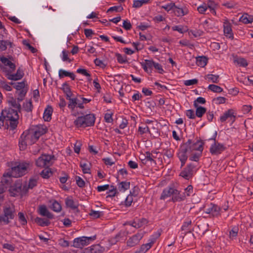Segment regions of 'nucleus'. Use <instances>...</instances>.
Here are the masks:
<instances>
[{
	"label": "nucleus",
	"instance_id": "obj_33",
	"mask_svg": "<svg viewBox=\"0 0 253 253\" xmlns=\"http://www.w3.org/2000/svg\"><path fill=\"white\" fill-rule=\"evenodd\" d=\"M208 62V58L205 56H200L196 58V64L198 66L205 67Z\"/></svg>",
	"mask_w": 253,
	"mask_h": 253
},
{
	"label": "nucleus",
	"instance_id": "obj_51",
	"mask_svg": "<svg viewBox=\"0 0 253 253\" xmlns=\"http://www.w3.org/2000/svg\"><path fill=\"white\" fill-rule=\"evenodd\" d=\"M206 101L205 99L202 97H198L194 102V106L197 107L199 106L198 103L204 104L206 103Z\"/></svg>",
	"mask_w": 253,
	"mask_h": 253
},
{
	"label": "nucleus",
	"instance_id": "obj_19",
	"mask_svg": "<svg viewBox=\"0 0 253 253\" xmlns=\"http://www.w3.org/2000/svg\"><path fill=\"white\" fill-rule=\"evenodd\" d=\"M221 210V208L217 205H212L211 207L207 210L206 212L209 213L212 217H217L220 214V211Z\"/></svg>",
	"mask_w": 253,
	"mask_h": 253
},
{
	"label": "nucleus",
	"instance_id": "obj_24",
	"mask_svg": "<svg viewBox=\"0 0 253 253\" xmlns=\"http://www.w3.org/2000/svg\"><path fill=\"white\" fill-rule=\"evenodd\" d=\"M173 12L175 15L178 17H182L185 15H186L188 13V10L187 8H181L177 7L175 5L173 7Z\"/></svg>",
	"mask_w": 253,
	"mask_h": 253
},
{
	"label": "nucleus",
	"instance_id": "obj_60",
	"mask_svg": "<svg viewBox=\"0 0 253 253\" xmlns=\"http://www.w3.org/2000/svg\"><path fill=\"white\" fill-rule=\"evenodd\" d=\"M185 194L186 196H190L193 193V186L189 185L185 189Z\"/></svg>",
	"mask_w": 253,
	"mask_h": 253
},
{
	"label": "nucleus",
	"instance_id": "obj_20",
	"mask_svg": "<svg viewBox=\"0 0 253 253\" xmlns=\"http://www.w3.org/2000/svg\"><path fill=\"white\" fill-rule=\"evenodd\" d=\"M24 76V73L23 70L19 68L16 72V74H7V78L8 80L13 81H17L21 79Z\"/></svg>",
	"mask_w": 253,
	"mask_h": 253
},
{
	"label": "nucleus",
	"instance_id": "obj_21",
	"mask_svg": "<svg viewBox=\"0 0 253 253\" xmlns=\"http://www.w3.org/2000/svg\"><path fill=\"white\" fill-rule=\"evenodd\" d=\"M174 189L173 187H169L164 189L160 197V199L165 200L167 198L169 197L172 196L174 192Z\"/></svg>",
	"mask_w": 253,
	"mask_h": 253
},
{
	"label": "nucleus",
	"instance_id": "obj_15",
	"mask_svg": "<svg viewBox=\"0 0 253 253\" xmlns=\"http://www.w3.org/2000/svg\"><path fill=\"white\" fill-rule=\"evenodd\" d=\"M12 177H13V176H11V174L9 172L4 173L0 182L5 186L6 187H9L12 182Z\"/></svg>",
	"mask_w": 253,
	"mask_h": 253
},
{
	"label": "nucleus",
	"instance_id": "obj_57",
	"mask_svg": "<svg viewBox=\"0 0 253 253\" xmlns=\"http://www.w3.org/2000/svg\"><path fill=\"white\" fill-rule=\"evenodd\" d=\"M23 43L24 45L27 46L28 49L30 50L32 53H35L37 52V49H36L33 46H32L26 40H24L23 41Z\"/></svg>",
	"mask_w": 253,
	"mask_h": 253
},
{
	"label": "nucleus",
	"instance_id": "obj_40",
	"mask_svg": "<svg viewBox=\"0 0 253 253\" xmlns=\"http://www.w3.org/2000/svg\"><path fill=\"white\" fill-rule=\"evenodd\" d=\"M66 99L69 101L68 107L73 110L78 104L77 99L71 98V97H69V98H66Z\"/></svg>",
	"mask_w": 253,
	"mask_h": 253
},
{
	"label": "nucleus",
	"instance_id": "obj_28",
	"mask_svg": "<svg viewBox=\"0 0 253 253\" xmlns=\"http://www.w3.org/2000/svg\"><path fill=\"white\" fill-rule=\"evenodd\" d=\"M53 112V109L51 106H48L45 109L43 118L45 121L49 122L51 119V115Z\"/></svg>",
	"mask_w": 253,
	"mask_h": 253
},
{
	"label": "nucleus",
	"instance_id": "obj_48",
	"mask_svg": "<svg viewBox=\"0 0 253 253\" xmlns=\"http://www.w3.org/2000/svg\"><path fill=\"white\" fill-rule=\"evenodd\" d=\"M207 78L211 81L212 83H218L219 82V76L212 74H208L206 76Z\"/></svg>",
	"mask_w": 253,
	"mask_h": 253
},
{
	"label": "nucleus",
	"instance_id": "obj_25",
	"mask_svg": "<svg viewBox=\"0 0 253 253\" xmlns=\"http://www.w3.org/2000/svg\"><path fill=\"white\" fill-rule=\"evenodd\" d=\"M155 241V239L152 240L150 243L143 244L140 247L139 250L135 252V253H145L148 250H149L152 245L154 243Z\"/></svg>",
	"mask_w": 253,
	"mask_h": 253
},
{
	"label": "nucleus",
	"instance_id": "obj_26",
	"mask_svg": "<svg viewBox=\"0 0 253 253\" xmlns=\"http://www.w3.org/2000/svg\"><path fill=\"white\" fill-rule=\"evenodd\" d=\"M234 112L233 109H229L226 111L222 116L220 118V120L221 122H225L228 118H235V116L234 115Z\"/></svg>",
	"mask_w": 253,
	"mask_h": 253
},
{
	"label": "nucleus",
	"instance_id": "obj_44",
	"mask_svg": "<svg viewBox=\"0 0 253 253\" xmlns=\"http://www.w3.org/2000/svg\"><path fill=\"white\" fill-rule=\"evenodd\" d=\"M25 82V81H23L22 82L17 83L14 86V87L16 89V91L27 88L28 87V85L26 84Z\"/></svg>",
	"mask_w": 253,
	"mask_h": 253
},
{
	"label": "nucleus",
	"instance_id": "obj_1",
	"mask_svg": "<svg viewBox=\"0 0 253 253\" xmlns=\"http://www.w3.org/2000/svg\"><path fill=\"white\" fill-rule=\"evenodd\" d=\"M2 116L5 118V121L9 122V126L10 129H15L18 124L19 116L18 112L11 108H8L2 110L1 113Z\"/></svg>",
	"mask_w": 253,
	"mask_h": 253
},
{
	"label": "nucleus",
	"instance_id": "obj_14",
	"mask_svg": "<svg viewBox=\"0 0 253 253\" xmlns=\"http://www.w3.org/2000/svg\"><path fill=\"white\" fill-rule=\"evenodd\" d=\"M194 166L192 164L188 165L184 169L180 172V176L183 177L186 179H189L191 177L193 174V169Z\"/></svg>",
	"mask_w": 253,
	"mask_h": 253
},
{
	"label": "nucleus",
	"instance_id": "obj_22",
	"mask_svg": "<svg viewBox=\"0 0 253 253\" xmlns=\"http://www.w3.org/2000/svg\"><path fill=\"white\" fill-rule=\"evenodd\" d=\"M39 213L41 215L46 216L49 219H52L53 218V215L48 211L44 205L39 207Z\"/></svg>",
	"mask_w": 253,
	"mask_h": 253
},
{
	"label": "nucleus",
	"instance_id": "obj_46",
	"mask_svg": "<svg viewBox=\"0 0 253 253\" xmlns=\"http://www.w3.org/2000/svg\"><path fill=\"white\" fill-rule=\"evenodd\" d=\"M38 179V177L37 176L30 179L28 185L27 186L28 190L29 189H33L37 185Z\"/></svg>",
	"mask_w": 253,
	"mask_h": 253
},
{
	"label": "nucleus",
	"instance_id": "obj_31",
	"mask_svg": "<svg viewBox=\"0 0 253 253\" xmlns=\"http://www.w3.org/2000/svg\"><path fill=\"white\" fill-rule=\"evenodd\" d=\"M35 221L39 225L41 226H47L50 222L48 219L37 217L35 219Z\"/></svg>",
	"mask_w": 253,
	"mask_h": 253
},
{
	"label": "nucleus",
	"instance_id": "obj_52",
	"mask_svg": "<svg viewBox=\"0 0 253 253\" xmlns=\"http://www.w3.org/2000/svg\"><path fill=\"white\" fill-rule=\"evenodd\" d=\"M76 183L79 187L83 188L85 186L84 180L80 176H76Z\"/></svg>",
	"mask_w": 253,
	"mask_h": 253
},
{
	"label": "nucleus",
	"instance_id": "obj_11",
	"mask_svg": "<svg viewBox=\"0 0 253 253\" xmlns=\"http://www.w3.org/2000/svg\"><path fill=\"white\" fill-rule=\"evenodd\" d=\"M30 137L31 136L29 135H27L26 131L21 134L19 140V146L20 150H25L28 144H32V143L30 142Z\"/></svg>",
	"mask_w": 253,
	"mask_h": 253
},
{
	"label": "nucleus",
	"instance_id": "obj_41",
	"mask_svg": "<svg viewBox=\"0 0 253 253\" xmlns=\"http://www.w3.org/2000/svg\"><path fill=\"white\" fill-rule=\"evenodd\" d=\"M208 89L216 93H220L223 91V89L220 86L213 84H210Z\"/></svg>",
	"mask_w": 253,
	"mask_h": 253
},
{
	"label": "nucleus",
	"instance_id": "obj_55",
	"mask_svg": "<svg viewBox=\"0 0 253 253\" xmlns=\"http://www.w3.org/2000/svg\"><path fill=\"white\" fill-rule=\"evenodd\" d=\"M100 248V246L98 244L92 246L90 248V253H100L101 252L100 250H99Z\"/></svg>",
	"mask_w": 253,
	"mask_h": 253
},
{
	"label": "nucleus",
	"instance_id": "obj_3",
	"mask_svg": "<svg viewBox=\"0 0 253 253\" xmlns=\"http://www.w3.org/2000/svg\"><path fill=\"white\" fill-rule=\"evenodd\" d=\"M9 192L11 196L16 197L19 195L22 196L28 192V188L26 185L22 186V181L20 180H17L13 185L9 187Z\"/></svg>",
	"mask_w": 253,
	"mask_h": 253
},
{
	"label": "nucleus",
	"instance_id": "obj_23",
	"mask_svg": "<svg viewBox=\"0 0 253 253\" xmlns=\"http://www.w3.org/2000/svg\"><path fill=\"white\" fill-rule=\"evenodd\" d=\"M7 102L12 107L17 109V111L18 112L20 113L21 112L22 107L20 104V102H18L17 99L11 97L9 98V100H8Z\"/></svg>",
	"mask_w": 253,
	"mask_h": 253
},
{
	"label": "nucleus",
	"instance_id": "obj_49",
	"mask_svg": "<svg viewBox=\"0 0 253 253\" xmlns=\"http://www.w3.org/2000/svg\"><path fill=\"white\" fill-rule=\"evenodd\" d=\"M226 99L224 97H217L212 99V102H214L216 104H221L225 103Z\"/></svg>",
	"mask_w": 253,
	"mask_h": 253
},
{
	"label": "nucleus",
	"instance_id": "obj_62",
	"mask_svg": "<svg viewBox=\"0 0 253 253\" xmlns=\"http://www.w3.org/2000/svg\"><path fill=\"white\" fill-rule=\"evenodd\" d=\"M62 174L63 176L59 178V180L61 183L64 184L67 181L69 178V176L68 174L64 171H62Z\"/></svg>",
	"mask_w": 253,
	"mask_h": 253
},
{
	"label": "nucleus",
	"instance_id": "obj_18",
	"mask_svg": "<svg viewBox=\"0 0 253 253\" xmlns=\"http://www.w3.org/2000/svg\"><path fill=\"white\" fill-rule=\"evenodd\" d=\"M144 70L147 73H151L152 67H154L155 62L153 60H145L144 62L141 63Z\"/></svg>",
	"mask_w": 253,
	"mask_h": 253
},
{
	"label": "nucleus",
	"instance_id": "obj_36",
	"mask_svg": "<svg viewBox=\"0 0 253 253\" xmlns=\"http://www.w3.org/2000/svg\"><path fill=\"white\" fill-rule=\"evenodd\" d=\"M52 172L50 169L46 168L43 169L42 172L40 173L41 176L45 179H47L50 177V176L52 175Z\"/></svg>",
	"mask_w": 253,
	"mask_h": 253
},
{
	"label": "nucleus",
	"instance_id": "obj_30",
	"mask_svg": "<svg viewBox=\"0 0 253 253\" xmlns=\"http://www.w3.org/2000/svg\"><path fill=\"white\" fill-rule=\"evenodd\" d=\"M28 87H27L21 90H19V91H16V94H17L18 96V97L17 98L18 102H21L24 99L26 94L28 92Z\"/></svg>",
	"mask_w": 253,
	"mask_h": 253
},
{
	"label": "nucleus",
	"instance_id": "obj_29",
	"mask_svg": "<svg viewBox=\"0 0 253 253\" xmlns=\"http://www.w3.org/2000/svg\"><path fill=\"white\" fill-rule=\"evenodd\" d=\"M0 61L5 65L9 66L10 69H11L12 71L15 70L16 66L10 60L7 58L2 56L0 57Z\"/></svg>",
	"mask_w": 253,
	"mask_h": 253
},
{
	"label": "nucleus",
	"instance_id": "obj_50",
	"mask_svg": "<svg viewBox=\"0 0 253 253\" xmlns=\"http://www.w3.org/2000/svg\"><path fill=\"white\" fill-rule=\"evenodd\" d=\"M19 220L22 225L27 224V221L26 219L25 215L23 212H19L18 214Z\"/></svg>",
	"mask_w": 253,
	"mask_h": 253
},
{
	"label": "nucleus",
	"instance_id": "obj_4",
	"mask_svg": "<svg viewBox=\"0 0 253 253\" xmlns=\"http://www.w3.org/2000/svg\"><path fill=\"white\" fill-rule=\"evenodd\" d=\"M15 214V210L13 205L4 206L3 208V214L0 215V222L8 224L10 220L14 219Z\"/></svg>",
	"mask_w": 253,
	"mask_h": 253
},
{
	"label": "nucleus",
	"instance_id": "obj_43",
	"mask_svg": "<svg viewBox=\"0 0 253 253\" xmlns=\"http://www.w3.org/2000/svg\"><path fill=\"white\" fill-rule=\"evenodd\" d=\"M50 208L53 211L56 212H59L62 209L60 204L55 200L53 202Z\"/></svg>",
	"mask_w": 253,
	"mask_h": 253
},
{
	"label": "nucleus",
	"instance_id": "obj_58",
	"mask_svg": "<svg viewBox=\"0 0 253 253\" xmlns=\"http://www.w3.org/2000/svg\"><path fill=\"white\" fill-rule=\"evenodd\" d=\"M202 152L196 153L193 154L190 157V160L191 161L197 162L199 161L200 157L201 156Z\"/></svg>",
	"mask_w": 253,
	"mask_h": 253
},
{
	"label": "nucleus",
	"instance_id": "obj_56",
	"mask_svg": "<svg viewBox=\"0 0 253 253\" xmlns=\"http://www.w3.org/2000/svg\"><path fill=\"white\" fill-rule=\"evenodd\" d=\"M94 63L96 66H99L102 68H105L106 66V64L98 58H96L94 61Z\"/></svg>",
	"mask_w": 253,
	"mask_h": 253
},
{
	"label": "nucleus",
	"instance_id": "obj_7",
	"mask_svg": "<svg viewBox=\"0 0 253 253\" xmlns=\"http://www.w3.org/2000/svg\"><path fill=\"white\" fill-rule=\"evenodd\" d=\"M54 158L53 155H42L36 161V165L38 167H48L52 164L51 160Z\"/></svg>",
	"mask_w": 253,
	"mask_h": 253
},
{
	"label": "nucleus",
	"instance_id": "obj_13",
	"mask_svg": "<svg viewBox=\"0 0 253 253\" xmlns=\"http://www.w3.org/2000/svg\"><path fill=\"white\" fill-rule=\"evenodd\" d=\"M27 135H30L31 137H29V139L31 140L30 142L32 144L35 143L39 138V137L45 133V131L42 130H36L34 132L27 130L26 131Z\"/></svg>",
	"mask_w": 253,
	"mask_h": 253
},
{
	"label": "nucleus",
	"instance_id": "obj_35",
	"mask_svg": "<svg viewBox=\"0 0 253 253\" xmlns=\"http://www.w3.org/2000/svg\"><path fill=\"white\" fill-rule=\"evenodd\" d=\"M90 164H88L83 161L80 162V167L82 168L84 173H90Z\"/></svg>",
	"mask_w": 253,
	"mask_h": 253
},
{
	"label": "nucleus",
	"instance_id": "obj_6",
	"mask_svg": "<svg viewBox=\"0 0 253 253\" xmlns=\"http://www.w3.org/2000/svg\"><path fill=\"white\" fill-rule=\"evenodd\" d=\"M216 135L217 131H215L213 137L209 139L210 140H214V143L211 145L210 148V152L213 155H217L221 154L226 148L223 144L216 142L215 138Z\"/></svg>",
	"mask_w": 253,
	"mask_h": 253
},
{
	"label": "nucleus",
	"instance_id": "obj_53",
	"mask_svg": "<svg viewBox=\"0 0 253 253\" xmlns=\"http://www.w3.org/2000/svg\"><path fill=\"white\" fill-rule=\"evenodd\" d=\"M137 226H136V228H139L141 227L143 225L146 224L148 223V220L144 218H142L141 219H137Z\"/></svg>",
	"mask_w": 253,
	"mask_h": 253
},
{
	"label": "nucleus",
	"instance_id": "obj_59",
	"mask_svg": "<svg viewBox=\"0 0 253 253\" xmlns=\"http://www.w3.org/2000/svg\"><path fill=\"white\" fill-rule=\"evenodd\" d=\"M123 10V8L121 6H114L109 8L107 10V12H112L114 11L116 12H121Z\"/></svg>",
	"mask_w": 253,
	"mask_h": 253
},
{
	"label": "nucleus",
	"instance_id": "obj_16",
	"mask_svg": "<svg viewBox=\"0 0 253 253\" xmlns=\"http://www.w3.org/2000/svg\"><path fill=\"white\" fill-rule=\"evenodd\" d=\"M186 198L185 193H181L180 192L174 189V192L172 195L171 201L173 202H180L184 201Z\"/></svg>",
	"mask_w": 253,
	"mask_h": 253
},
{
	"label": "nucleus",
	"instance_id": "obj_8",
	"mask_svg": "<svg viewBox=\"0 0 253 253\" xmlns=\"http://www.w3.org/2000/svg\"><path fill=\"white\" fill-rule=\"evenodd\" d=\"M188 144L187 147L190 152L193 151H198L202 152L203 146L205 142L202 140H197L196 142L192 141L191 139H188V141L184 144Z\"/></svg>",
	"mask_w": 253,
	"mask_h": 253
},
{
	"label": "nucleus",
	"instance_id": "obj_54",
	"mask_svg": "<svg viewBox=\"0 0 253 253\" xmlns=\"http://www.w3.org/2000/svg\"><path fill=\"white\" fill-rule=\"evenodd\" d=\"M172 29L173 31H177L180 33H183L187 31L186 28H184L183 27L180 26H173L172 27Z\"/></svg>",
	"mask_w": 253,
	"mask_h": 253
},
{
	"label": "nucleus",
	"instance_id": "obj_17",
	"mask_svg": "<svg viewBox=\"0 0 253 253\" xmlns=\"http://www.w3.org/2000/svg\"><path fill=\"white\" fill-rule=\"evenodd\" d=\"M224 33L226 37L229 38L233 39V34L231 29V25L229 22L226 20L223 24Z\"/></svg>",
	"mask_w": 253,
	"mask_h": 253
},
{
	"label": "nucleus",
	"instance_id": "obj_5",
	"mask_svg": "<svg viewBox=\"0 0 253 253\" xmlns=\"http://www.w3.org/2000/svg\"><path fill=\"white\" fill-rule=\"evenodd\" d=\"M29 164L26 163L19 164L18 166L12 167L9 172L11 176L13 177H19L24 175L27 171Z\"/></svg>",
	"mask_w": 253,
	"mask_h": 253
},
{
	"label": "nucleus",
	"instance_id": "obj_63",
	"mask_svg": "<svg viewBox=\"0 0 253 253\" xmlns=\"http://www.w3.org/2000/svg\"><path fill=\"white\" fill-rule=\"evenodd\" d=\"M197 79H192L189 80H186L184 81V84L186 86H190L194 84H196L198 83Z\"/></svg>",
	"mask_w": 253,
	"mask_h": 253
},
{
	"label": "nucleus",
	"instance_id": "obj_12",
	"mask_svg": "<svg viewBox=\"0 0 253 253\" xmlns=\"http://www.w3.org/2000/svg\"><path fill=\"white\" fill-rule=\"evenodd\" d=\"M144 234L143 232L138 233L129 238L127 241V245L129 247H132L135 246L138 244L139 241L143 237Z\"/></svg>",
	"mask_w": 253,
	"mask_h": 253
},
{
	"label": "nucleus",
	"instance_id": "obj_2",
	"mask_svg": "<svg viewBox=\"0 0 253 253\" xmlns=\"http://www.w3.org/2000/svg\"><path fill=\"white\" fill-rule=\"evenodd\" d=\"M83 116L78 117L74 123L77 127L93 126L94 125L95 117L93 114L84 115L81 113Z\"/></svg>",
	"mask_w": 253,
	"mask_h": 253
},
{
	"label": "nucleus",
	"instance_id": "obj_37",
	"mask_svg": "<svg viewBox=\"0 0 253 253\" xmlns=\"http://www.w3.org/2000/svg\"><path fill=\"white\" fill-rule=\"evenodd\" d=\"M196 110V116L198 117L201 118L206 112L207 109L206 108L202 106H198Z\"/></svg>",
	"mask_w": 253,
	"mask_h": 253
},
{
	"label": "nucleus",
	"instance_id": "obj_10",
	"mask_svg": "<svg viewBox=\"0 0 253 253\" xmlns=\"http://www.w3.org/2000/svg\"><path fill=\"white\" fill-rule=\"evenodd\" d=\"M188 144H182L179 149V152L177 153V156L181 162V167H182L185 164L186 161L188 158V155L187 153L188 152H190L188 149Z\"/></svg>",
	"mask_w": 253,
	"mask_h": 253
},
{
	"label": "nucleus",
	"instance_id": "obj_45",
	"mask_svg": "<svg viewBox=\"0 0 253 253\" xmlns=\"http://www.w3.org/2000/svg\"><path fill=\"white\" fill-rule=\"evenodd\" d=\"M118 62L120 64L126 63L127 62V57L125 55L123 56L121 54L116 53L115 54Z\"/></svg>",
	"mask_w": 253,
	"mask_h": 253
},
{
	"label": "nucleus",
	"instance_id": "obj_32",
	"mask_svg": "<svg viewBox=\"0 0 253 253\" xmlns=\"http://www.w3.org/2000/svg\"><path fill=\"white\" fill-rule=\"evenodd\" d=\"M61 89L63 90V92L66 94V98H69V97H71L72 95H73L70 87L66 82L62 84V87Z\"/></svg>",
	"mask_w": 253,
	"mask_h": 253
},
{
	"label": "nucleus",
	"instance_id": "obj_27",
	"mask_svg": "<svg viewBox=\"0 0 253 253\" xmlns=\"http://www.w3.org/2000/svg\"><path fill=\"white\" fill-rule=\"evenodd\" d=\"M59 77L60 79H62L65 77H69L72 80H75L76 76L72 72H69L66 70L60 69L59 71Z\"/></svg>",
	"mask_w": 253,
	"mask_h": 253
},
{
	"label": "nucleus",
	"instance_id": "obj_42",
	"mask_svg": "<svg viewBox=\"0 0 253 253\" xmlns=\"http://www.w3.org/2000/svg\"><path fill=\"white\" fill-rule=\"evenodd\" d=\"M234 62L237 63L240 66L246 67L248 66L247 60L243 58H237L234 59Z\"/></svg>",
	"mask_w": 253,
	"mask_h": 253
},
{
	"label": "nucleus",
	"instance_id": "obj_39",
	"mask_svg": "<svg viewBox=\"0 0 253 253\" xmlns=\"http://www.w3.org/2000/svg\"><path fill=\"white\" fill-rule=\"evenodd\" d=\"M23 108L27 112H32L33 108L32 101L30 100L29 101L24 102L23 104Z\"/></svg>",
	"mask_w": 253,
	"mask_h": 253
},
{
	"label": "nucleus",
	"instance_id": "obj_9",
	"mask_svg": "<svg viewBox=\"0 0 253 253\" xmlns=\"http://www.w3.org/2000/svg\"><path fill=\"white\" fill-rule=\"evenodd\" d=\"M96 239V236L92 237H82L75 238L73 242V246L76 248H83L84 246L89 244L90 241H93Z\"/></svg>",
	"mask_w": 253,
	"mask_h": 253
},
{
	"label": "nucleus",
	"instance_id": "obj_64",
	"mask_svg": "<svg viewBox=\"0 0 253 253\" xmlns=\"http://www.w3.org/2000/svg\"><path fill=\"white\" fill-rule=\"evenodd\" d=\"M123 27L126 30H129L131 28L132 26L130 22L128 20H126L124 21Z\"/></svg>",
	"mask_w": 253,
	"mask_h": 253
},
{
	"label": "nucleus",
	"instance_id": "obj_47",
	"mask_svg": "<svg viewBox=\"0 0 253 253\" xmlns=\"http://www.w3.org/2000/svg\"><path fill=\"white\" fill-rule=\"evenodd\" d=\"M89 215L92 217V218L96 219L102 216L103 215V213L101 211H95L91 210L89 213Z\"/></svg>",
	"mask_w": 253,
	"mask_h": 253
},
{
	"label": "nucleus",
	"instance_id": "obj_34",
	"mask_svg": "<svg viewBox=\"0 0 253 253\" xmlns=\"http://www.w3.org/2000/svg\"><path fill=\"white\" fill-rule=\"evenodd\" d=\"M65 202L66 206L67 207L70 208L72 210H75L78 208V206H77L75 204V203L74 200L72 199V198H69V197L65 199Z\"/></svg>",
	"mask_w": 253,
	"mask_h": 253
},
{
	"label": "nucleus",
	"instance_id": "obj_61",
	"mask_svg": "<svg viewBox=\"0 0 253 253\" xmlns=\"http://www.w3.org/2000/svg\"><path fill=\"white\" fill-rule=\"evenodd\" d=\"M249 15L247 13H244L239 19L240 22H243L244 24H248L249 23V21L248 19Z\"/></svg>",
	"mask_w": 253,
	"mask_h": 253
},
{
	"label": "nucleus",
	"instance_id": "obj_38",
	"mask_svg": "<svg viewBox=\"0 0 253 253\" xmlns=\"http://www.w3.org/2000/svg\"><path fill=\"white\" fill-rule=\"evenodd\" d=\"M130 182L126 181H122L120 182L118 186V189L120 191H126L129 188Z\"/></svg>",
	"mask_w": 253,
	"mask_h": 253
}]
</instances>
